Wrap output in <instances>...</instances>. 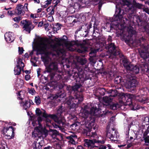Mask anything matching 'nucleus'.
Returning a JSON list of instances; mask_svg holds the SVG:
<instances>
[{
    "label": "nucleus",
    "mask_w": 149,
    "mask_h": 149,
    "mask_svg": "<svg viewBox=\"0 0 149 149\" xmlns=\"http://www.w3.org/2000/svg\"><path fill=\"white\" fill-rule=\"evenodd\" d=\"M76 45L75 41L67 43L63 39H58L54 45L50 44L47 43L45 39H39L35 42L34 46L37 55L44 54L41 57L46 67L44 73H50L52 70L58 72V63L52 60L50 55L55 56L56 57H59L63 60L65 55V48L67 50L74 51L75 49L74 46Z\"/></svg>",
    "instance_id": "nucleus-1"
},
{
    "label": "nucleus",
    "mask_w": 149,
    "mask_h": 149,
    "mask_svg": "<svg viewBox=\"0 0 149 149\" xmlns=\"http://www.w3.org/2000/svg\"><path fill=\"white\" fill-rule=\"evenodd\" d=\"M87 106H85L83 112L80 114L84 118L83 121L81 122V125H84L88 128L90 132H87L86 135L92 139V140L85 139L84 146L89 148H92L94 147V143H104V140L102 137H98L95 132H91V129H93L95 130L97 128V126L95 123V119L94 116H98L100 111L96 108L92 107L89 113L87 109Z\"/></svg>",
    "instance_id": "nucleus-2"
},
{
    "label": "nucleus",
    "mask_w": 149,
    "mask_h": 149,
    "mask_svg": "<svg viewBox=\"0 0 149 149\" xmlns=\"http://www.w3.org/2000/svg\"><path fill=\"white\" fill-rule=\"evenodd\" d=\"M114 1L116 7L115 13L111 21V22H107L106 26L111 29H113L122 31V33L120 34L122 35L123 30L126 26L123 16L125 13L124 10L132 14L136 12V8L127 0H114Z\"/></svg>",
    "instance_id": "nucleus-3"
},
{
    "label": "nucleus",
    "mask_w": 149,
    "mask_h": 149,
    "mask_svg": "<svg viewBox=\"0 0 149 149\" xmlns=\"http://www.w3.org/2000/svg\"><path fill=\"white\" fill-rule=\"evenodd\" d=\"M36 112L38 117L37 118L35 116H31V121L30 123H31L33 126H36L32 133V137L35 139V140L38 141V139L41 137L42 134L44 132L45 128L42 126L41 124V122L43 120V117L49 116L55 119V120L56 121L57 120V119L55 116L48 114L45 113L44 110L41 111L39 108L36 109Z\"/></svg>",
    "instance_id": "nucleus-4"
},
{
    "label": "nucleus",
    "mask_w": 149,
    "mask_h": 149,
    "mask_svg": "<svg viewBox=\"0 0 149 149\" xmlns=\"http://www.w3.org/2000/svg\"><path fill=\"white\" fill-rule=\"evenodd\" d=\"M147 90V88H144L141 90H140L141 93H142L143 92H144V93L141 95H135L128 93H122L120 96V101L122 102H129L128 104L130 105H133V101L134 100L139 101L142 104L147 103L148 102V99L144 97V96L146 94Z\"/></svg>",
    "instance_id": "nucleus-5"
},
{
    "label": "nucleus",
    "mask_w": 149,
    "mask_h": 149,
    "mask_svg": "<svg viewBox=\"0 0 149 149\" xmlns=\"http://www.w3.org/2000/svg\"><path fill=\"white\" fill-rule=\"evenodd\" d=\"M145 40V39L142 37L139 39L137 43H136L135 45H134V43L136 42V40H135V42H133L132 44L133 45L135 46L136 47L139 45L141 46L140 48L139 49V53L141 57L143 58L146 62L145 64L144 65V68H143V69L148 73L147 75L149 78V57H148V53L146 52V51L149 48V45L145 43L141 45L142 42L144 41Z\"/></svg>",
    "instance_id": "nucleus-6"
},
{
    "label": "nucleus",
    "mask_w": 149,
    "mask_h": 149,
    "mask_svg": "<svg viewBox=\"0 0 149 149\" xmlns=\"http://www.w3.org/2000/svg\"><path fill=\"white\" fill-rule=\"evenodd\" d=\"M96 46L97 47H100L101 48L104 49L105 48L108 50L109 55V57L110 58H114L117 54H120L119 49L115 46L113 43H109L107 44H106L105 39L104 36L101 37L100 38L99 42L96 44ZM122 56L120 55V56Z\"/></svg>",
    "instance_id": "nucleus-7"
},
{
    "label": "nucleus",
    "mask_w": 149,
    "mask_h": 149,
    "mask_svg": "<svg viewBox=\"0 0 149 149\" xmlns=\"http://www.w3.org/2000/svg\"><path fill=\"white\" fill-rule=\"evenodd\" d=\"M115 118V117L114 116L110 119V122L107 127V136L111 140L115 142L116 141H117V138L119 136L118 133L115 129L110 127L111 125L110 123H113Z\"/></svg>",
    "instance_id": "nucleus-8"
},
{
    "label": "nucleus",
    "mask_w": 149,
    "mask_h": 149,
    "mask_svg": "<svg viewBox=\"0 0 149 149\" xmlns=\"http://www.w3.org/2000/svg\"><path fill=\"white\" fill-rule=\"evenodd\" d=\"M126 82L125 84L126 88L132 91H134L138 84V81L133 76L129 74L126 76Z\"/></svg>",
    "instance_id": "nucleus-9"
},
{
    "label": "nucleus",
    "mask_w": 149,
    "mask_h": 149,
    "mask_svg": "<svg viewBox=\"0 0 149 149\" xmlns=\"http://www.w3.org/2000/svg\"><path fill=\"white\" fill-rule=\"evenodd\" d=\"M52 115H55L56 116V119H57V120H55V119L52 118L49 116H48L46 117H43V120L44 119V118H45V121L46 123V125L47 126H49L50 125L49 124L51 123V120L49 118H50L51 119L54 120V121L56 123V124L53 125V126L54 127L56 128H59L60 129L62 128L63 127H64V120H62L61 118H58L57 116L55 114H53Z\"/></svg>",
    "instance_id": "nucleus-10"
},
{
    "label": "nucleus",
    "mask_w": 149,
    "mask_h": 149,
    "mask_svg": "<svg viewBox=\"0 0 149 149\" xmlns=\"http://www.w3.org/2000/svg\"><path fill=\"white\" fill-rule=\"evenodd\" d=\"M81 85L80 84H76L72 87H70V90H72L75 93L74 95L75 100H77L76 102L82 101L83 100V97L82 94L83 90L81 88Z\"/></svg>",
    "instance_id": "nucleus-11"
},
{
    "label": "nucleus",
    "mask_w": 149,
    "mask_h": 149,
    "mask_svg": "<svg viewBox=\"0 0 149 149\" xmlns=\"http://www.w3.org/2000/svg\"><path fill=\"white\" fill-rule=\"evenodd\" d=\"M8 123L5 122V127L3 129V133L4 134L7 136L8 139L12 138L14 136V130L12 126L6 127V125L8 124Z\"/></svg>",
    "instance_id": "nucleus-12"
},
{
    "label": "nucleus",
    "mask_w": 149,
    "mask_h": 149,
    "mask_svg": "<svg viewBox=\"0 0 149 149\" xmlns=\"http://www.w3.org/2000/svg\"><path fill=\"white\" fill-rule=\"evenodd\" d=\"M21 25L23 26V28L24 29V30H25L29 33H30L31 31L34 27L33 25L31 24V21L27 20L22 21Z\"/></svg>",
    "instance_id": "nucleus-13"
},
{
    "label": "nucleus",
    "mask_w": 149,
    "mask_h": 149,
    "mask_svg": "<svg viewBox=\"0 0 149 149\" xmlns=\"http://www.w3.org/2000/svg\"><path fill=\"white\" fill-rule=\"evenodd\" d=\"M28 5L27 3H25L24 6L21 5H17L15 10V13L18 15H23L25 11H28Z\"/></svg>",
    "instance_id": "nucleus-14"
},
{
    "label": "nucleus",
    "mask_w": 149,
    "mask_h": 149,
    "mask_svg": "<svg viewBox=\"0 0 149 149\" xmlns=\"http://www.w3.org/2000/svg\"><path fill=\"white\" fill-rule=\"evenodd\" d=\"M75 101H77V100H76L74 97L71 96H70L66 101V103L68 106H70V108H76L78 107L77 104L79 103L81 101L76 102Z\"/></svg>",
    "instance_id": "nucleus-15"
},
{
    "label": "nucleus",
    "mask_w": 149,
    "mask_h": 149,
    "mask_svg": "<svg viewBox=\"0 0 149 149\" xmlns=\"http://www.w3.org/2000/svg\"><path fill=\"white\" fill-rule=\"evenodd\" d=\"M119 51H120V54L122 55V56H120V54H117L116 55L115 57L114 58H113L112 59H113V58H115V57L116 55H118L119 56V57L120 58H122L121 59V60L122 61L123 63V65L125 68L127 70V69H129V67L130 66V65H131V64L130 63L129 61L128 60V59L127 58V57H125L122 54L121 51L119 49Z\"/></svg>",
    "instance_id": "nucleus-16"
},
{
    "label": "nucleus",
    "mask_w": 149,
    "mask_h": 149,
    "mask_svg": "<svg viewBox=\"0 0 149 149\" xmlns=\"http://www.w3.org/2000/svg\"><path fill=\"white\" fill-rule=\"evenodd\" d=\"M129 68L127 70L128 72L130 74H132L133 75L139 73V68L137 65L134 66L132 64L130 65Z\"/></svg>",
    "instance_id": "nucleus-17"
},
{
    "label": "nucleus",
    "mask_w": 149,
    "mask_h": 149,
    "mask_svg": "<svg viewBox=\"0 0 149 149\" xmlns=\"http://www.w3.org/2000/svg\"><path fill=\"white\" fill-rule=\"evenodd\" d=\"M66 138L68 140V145H75L77 143V142L75 141V139H77V136L74 134L66 136Z\"/></svg>",
    "instance_id": "nucleus-18"
},
{
    "label": "nucleus",
    "mask_w": 149,
    "mask_h": 149,
    "mask_svg": "<svg viewBox=\"0 0 149 149\" xmlns=\"http://www.w3.org/2000/svg\"><path fill=\"white\" fill-rule=\"evenodd\" d=\"M4 37L6 41L8 43L13 42L15 38L13 33L10 32L6 33L4 35Z\"/></svg>",
    "instance_id": "nucleus-19"
},
{
    "label": "nucleus",
    "mask_w": 149,
    "mask_h": 149,
    "mask_svg": "<svg viewBox=\"0 0 149 149\" xmlns=\"http://www.w3.org/2000/svg\"><path fill=\"white\" fill-rule=\"evenodd\" d=\"M44 141L41 140L40 141L37 142L35 141L32 145L33 149H42V147L43 145Z\"/></svg>",
    "instance_id": "nucleus-20"
},
{
    "label": "nucleus",
    "mask_w": 149,
    "mask_h": 149,
    "mask_svg": "<svg viewBox=\"0 0 149 149\" xmlns=\"http://www.w3.org/2000/svg\"><path fill=\"white\" fill-rule=\"evenodd\" d=\"M89 43L88 40H84L82 45V47L81 49H79L78 52L80 53L85 52L87 51V47L86 45H87Z\"/></svg>",
    "instance_id": "nucleus-21"
},
{
    "label": "nucleus",
    "mask_w": 149,
    "mask_h": 149,
    "mask_svg": "<svg viewBox=\"0 0 149 149\" xmlns=\"http://www.w3.org/2000/svg\"><path fill=\"white\" fill-rule=\"evenodd\" d=\"M140 117L141 118V125L143 127H145L146 125V126L149 124V118L148 117L145 115H140Z\"/></svg>",
    "instance_id": "nucleus-22"
},
{
    "label": "nucleus",
    "mask_w": 149,
    "mask_h": 149,
    "mask_svg": "<svg viewBox=\"0 0 149 149\" xmlns=\"http://www.w3.org/2000/svg\"><path fill=\"white\" fill-rule=\"evenodd\" d=\"M16 62V66L17 67L22 68V70L24 72L23 68L24 67V65L22 61V59L18 58L17 59Z\"/></svg>",
    "instance_id": "nucleus-23"
},
{
    "label": "nucleus",
    "mask_w": 149,
    "mask_h": 149,
    "mask_svg": "<svg viewBox=\"0 0 149 149\" xmlns=\"http://www.w3.org/2000/svg\"><path fill=\"white\" fill-rule=\"evenodd\" d=\"M20 105L24 109L27 110L30 107V103L28 102V100L25 101H21L20 102Z\"/></svg>",
    "instance_id": "nucleus-24"
},
{
    "label": "nucleus",
    "mask_w": 149,
    "mask_h": 149,
    "mask_svg": "<svg viewBox=\"0 0 149 149\" xmlns=\"http://www.w3.org/2000/svg\"><path fill=\"white\" fill-rule=\"evenodd\" d=\"M51 75H52L53 77L52 80V82H56L59 80L61 77V75L59 74L57 72L56 73H51Z\"/></svg>",
    "instance_id": "nucleus-25"
},
{
    "label": "nucleus",
    "mask_w": 149,
    "mask_h": 149,
    "mask_svg": "<svg viewBox=\"0 0 149 149\" xmlns=\"http://www.w3.org/2000/svg\"><path fill=\"white\" fill-rule=\"evenodd\" d=\"M83 4V3L80 2L79 3L77 1H75V2L74 4H72V6H71L73 7V8L77 10H78L80 9L82 7V5Z\"/></svg>",
    "instance_id": "nucleus-26"
},
{
    "label": "nucleus",
    "mask_w": 149,
    "mask_h": 149,
    "mask_svg": "<svg viewBox=\"0 0 149 149\" xmlns=\"http://www.w3.org/2000/svg\"><path fill=\"white\" fill-rule=\"evenodd\" d=\"M63 109L62 108V107H60L58 109L57 111V115H56L58 118H61L62 120H63L64 121V126L65 125V120L63 118L61 117V114L63 113Z\"/></svg>",
    "instance_id": "nucleus-27"
},
{
    "label": "nucleus",
    "mask_w": 149,
    "mask_h": 149,
    "mask_svg": "<svg viewBox=\"0 0 149 149\" xmlns=\"http://www.w3.org/2000/svg\"><path fill=\"white\" fill-rule=\"evenodd\" d=\"M95 47H96V48L94 49H93L91 50V51L89 53V54L90 55L92 54H93V55L92 56H95V54L98 51H102L103 49L102 48H101L100 47H97L96 46V44L95 45Z\"/></svg>",
    "instance_id": "nucleus-28"
},
{
    "label": "nucleus",
    "mask_w": 149,
    "mask_h": 149,
    "mask_svg": "<svg viewBox=\"0 0 149 149\" xmlns=\"http://www.w3.org/2000/svg\"><path fill=\"white\" fill-rule=\"evenodd\" d=\"M66 95V93L64 91L61 90L60 92H58L56 95L55 97L56 98H60L64 97Z\"/></svg>",
    "instance_id": "nucleus-29"
},
{
    "label": "nucleus",
    "mask_w": 149,
    "mask_h": 149,
    "mask_svg": "<svg viewBox=\"0 0 149 149\" xmlns=\"http://www.w3.org/2000/svg\"><path fill=\"white\" fill-rule=\"evenodd\" d=\"M132 27H130V29L128 31V35H127L128 38V41L130 42H131V40H132V37L133 35V32L132 29Z\"/></svg>",
    "instance_id": "nucleus-30"
},
{
    "label": "nucleus",
    "mask_w": 149,
    "mask_h": 149,
    "mask_svg": "<svg viewBox=\"0 0 149 149\" xmlns=\"http://www.w3.org/2000/svg\"><path fill=\"white\" fill-rule=\"evenodd\" d=\"M112 99L110 97L107 96L104 97L103 99L104 102L108 105L112 101Z\"/></svg>",
    "instance_id": "nucleus-31"
},
{
    "label": "nucleus",
    "mask_w": 149,
    "mask_h": 149,
    "mask_svg": "<svg viewBox=\"0 0 149 149\" xmlns=\"http://www.w3.org/2000/svg\"><path fill=\"white\" fill-rule=\"evenodd\" d=\"M50 134L55 141H56V140H58V139L56 138L57 135H58V132L56 131L55 130L52 131Z\"/></svg>",
    "instance_id": "nucleus-32"
},
{
    "label": "nucleus",
    "mask_w": 149,
    "mask_h": 149,
    "mask_svg": "<svg viewBox=\"0 0 149 149\" xmlns=\"http://www.w3.org/2000/svg\"><path fill=\"white\" fill-rule=\"evenodd\" d=\"M22 70V68L17 66L15 67L14 69V73L15 75H19L20 74Z\"/></svg>",
    "instance_id": "nucleus-33"
},
{
    "label": "nucleus",
    "mask_w": 149,
    "mask_h": 149,
    "mask_svg": "<svg viewBox=\"0 0 149 149\" xmlns=\"http://www.w3.org/2000/svg\"><path fill=\"white\" fill-rule=\"evenodd\" d=\"M120 107V105L117 103H113L110 106V109L114 110L117 109Z\"/></svg>",
    "instance_id": "nucleus-34"
},
{
    "label": "nucleus",
    "mask_w": 149,
    "mask_h": 149,
    "mask_svg": "<svg viewBox=\"0 0 149 149\" xmlns=\"http://www.w3.org/2000/svg\"><path fill=\"white\" fill-rule=\"evenodd\" d=\"M87 60L85 58H79L78 59V61L81 65H84L86 63Z\"/></svg>",
    "instance_id": "nucleus-35"
},
{
    "label": "nucleus",
    "mask_w": 149,
    "mask_h": 149,
    "mask_svg": "<svg viewBox=\"0 0 149 149\" xmlns=\"http://www.w3.org/2000/svg\"><path fill=\"white\" fill-rule=\"evenodd\" d=\"M117 91L116 90H109L107 91V92L109 93H111V94L110 95L113 97H115L117 95V93H116Z\"/></svg>",
    "instance_id": "nucleus-36"
},
{
    "label": "nucleus",
    "mask_w": 149,
    "mask_h": 149,
    "mask_svg": "<svg viewBox=\"0 0 149 149\" xmlns=\"http://www.w3.org/2000/svg\"><path fill=\"white\" fill-rule=\"evenodd\" d=\"M93 1L97 2L99 4V9L100 10L102 6V4L104 3V0H92Z\"/></svg>",
    "instance_id": "nucleus-37"
},
{
    "label": "nucleus",
    "mask_w": 149,
    "mask_h": 149,
    "mask_svg": "<svg viewBox=\"0 0 149 149\" xmlns=\"http://www.w3.org/2000/svg\"><path fill=\"white\" fill-rule=\"evenodd\" d=\"M52 0H47L45 1L44 3V4H42V7L43 8H47L48 5L51 3Z\"/></svg>",
    "instance_id": "nucleus-38"
},
{
    "label": "nucleus",
    "mask_w": 149,
    "mask_h": 149,
    "mask_svg": "<svg viewBox=\"0 0 149 149\" xmlns=\"http://www.w3.org/2000/svg\"><path fill=\"white\" fill-rule=\"evenodd\" d=\"M87 28V26L86 25H84L82 26H79L78 29H77V31H79L81 30L83 31H84L85 32H86L87 31V30L86 29V28Z\"/></svg>",
    "instance_id": "nucleus-39"
},
{
    "label": "nucleus",
    "mask_w": 149,
    "mask_h": 149,
    "mask_svg": "<svg viewBox=\"0 0 149 149\" xmlns=\"http://www.w3.org/2000/svg\"><path fill=\"white\" fill-rule=\"evenodd\" d=\"M49 74L47 77H45V76H43L42 75L41 76L42 77H43L45 80L46 81H48L49 79H50L51 81L52 79V78L53 77V76L51 75V73H48Z\"/></svg>",
    "instance_id": "nucleus-40"
},
{
    "label": "nucleus",
    "mask_w": 149,
    "mask_h": 149,
    "mask_svg": "<svg viewBox=\"0 0 149 149\" xmlns=\"http://www.w3.org/2000/svg\"><path fill=\"white\" fill-rule=\"evenodd\" d=\"M6 146V145L5 140H2L1 141L0 145V149H5Z\"/></svg>",
    "instance_id": "nucleus-41"
},
{
    "label": "nucleus",
    "mask_w": 149,
    "mask_h": 149,
    "mask_svg": "<svg viewBox=\"0 0 149 149\" xmlns=\"http://www.w3.org/2000/svg\"><path fill=\"white\" fill-rule=\"evenodd\" d=\"M35 102L37 105H39L41 103V99L39 96H37L35 97Z\"/></svg>",
    "instance_id": "nucleus-42"
},
{
    "label": "nucleus",
    "mask_w": 149,
    "mask_h": 149,
    "mask_svg": "<svg viewBox=\"0 0 149 149\" xmlns=\"http://www.w3.org/2000/svg\"><path fill=\"white\" fill-rule=\"evenodd\" d=\"M55 8L49 7L47 9V12H50L48 13L49 15H52L54 14V9Z\"/></svg>",
    "instance_id": "nucleus-43"
},
{
    "label": "nucleus",
    "mask_w": 149,
    "mask_h": 149,
    "mask_svg": "<svg viewBox=\"0 0 149 149\" xmlns=\"http://www.w3.org/2000/svg\"><path fill=\"white\" fill-rule=\"evenodd\" d=\"M122 81V78L120 76H118L115 78V83L117 84H119Z\"/></svg>",
    "instance_id": "nucleus-44"
},
{
    "label": "nucleus",
    "mask_w": 149,
    "mask_h": 149,
    "mask_svg": "<svg viewBox=\"0 0 149 149\" xmlns=\"http://www.w3.org/2000/svg\"><path fill=\"white\" fill-rule=\"evenodd\" d=\"M98 92L101 95H103L105 94L106 92L105 89L103 88H101L98 90Z\"/></svg>",
    "instance_id": "nucleus-45"
},
{
    "label": "nucleus",
    "mask_w": 149,
    "mask_h": 149,
    "mask_svg": "<svg viewBox=\"0 0 149 149\" xmlns=\"http://www.w3.org/2000/svg\"><path fill=\"white\" fill-rule=\"evenodd\" d=\"M18 95L19 96L18 98L20 99V100H22L24 97V94L23 91H20L18 92Z\"/></svg>",
    "instance_id": "nucleus-46"
},
{
    "label": "nucleus",
    "mask_w": 149,
    "mask_h": 149,
    "mask_svg": "<svg viewBox=\"0 0 149 149\" xmlns=\"http://www.w3.org/2000/svg\"><path fill=\"white\" fill-rule=\"evenodd\" d=\"M61 24L58 23H57L54 26V30L58 31L61 29Z\"/></svg>",
    "instance_id": "nucleus-47"
},
{
    "label": "nucleus",
    "mask_w": 149,
    "mask_h": 149,
    "mask_svg": "<svg viewBox=\"0 0 149 149\" xmlns=\"http://www.w3.org/2000/svg\"><path fill=\"white\" fill-rule=\"evenodd\" d=\"M134 5L136 8H137L139 9L142 8L143 9V8L144 7L142 4L139 3H134Z\"/></svg>",
    "instance_id": "nucleus-48"
},
{
    "label": "nucleus",
    "mask_w": 149,
    "mask_h": 149,
    "mask_svg": "<svg viewBox=\"0 0 149 149\" xmlns=\"http://www.w3.org/2000/svg\"><path fill=\"white\" fill-rule=\"evenodd\" d=\"M28 91L29 93L32 95H34L36 93L35 90L34 88H29L28 89Z\"/></svg>",
    "instance_id": "nucleus-49"
},
{
    "label": "nucleus",
    "mask_w": 149,
    "mask_h": 149,
    "mask_svg": "<svg viewBox=\"0 0 149 149\" xmlns=\"http://www.w3.org/2000/svg\"><path fill=\"white\" fill-rule=\"evenodd\" d=\"M54 148L55 149H61V145L57 143H56L54 144Z\"/></svg>",
    "instance_id": "nucleus-50"
},
{
    "label": "nucleus",
    "mask_w": 149,
    "mask_h": 149,
    "mask_svg": "<svg viewBox=\"0 0 149 149\" xmlns=\"http://www.w3.org/2000/svg\"><path fill=\"white\" fill-rule=\"evenodd\" d=\"M61 0H54L53 1V3L54 4L53 7L55 8L56 6L60 3Z\"/></svg>",
    "instance_id": "nucleus-51"
},
{
    "label": "nucleus",
    "mask_w": 149,
    "mask_h": 149,
    "mask_svg": "<svg viewBox=\"0 0 149 149\" xmlns=\"http://www.w3.org/2000/svg\"><path fill=\"white\" fill-rule=\"evenodd\" d=\"M15 13V12L14 11H11V10H8L7 12V14L8 15H10L11 16H12Z\"/></svg>",
    "instance_id": "nucleus-52"
},
{
    "label": "nucleus",
    "mask_w": 149,
    "mask_h": 149,
    "mask_svg": "<svg viewBox=\"0 0 149 149\" xmlns=\"http://www.w3.org/2000/svg\"><path fill=\"white\" fill-rule=\"evenodd\" d=\"M22 18H21V17L20 16H18L17 17H16L13 18V19L14 20V21L16 22H18Z\"/></svg>",
    "instance_id": "nucleus-53"
},
{
    "label": "nucleus",
    "mask_w": 149,
    "mask_h": 149,
    "mask_svg": "<svg viewBox=\"0 0 149 149\" xmlns=\"http://www.w3.org/2000/svg\"><path fill=\"white\" fill-rule=\"evenodd\" d=\"M47 20L51 22L54 21V19L52 16H49L47 17Z\"/></svg>",
    "instance_id": "nucleus-54"
},
{
    "label": "nucleus",
    "mask_w": 149,
    "mask_h": 149,
    "mask_svg": "<svg viewBox=\"0 0 149 149\" xmlns=\"http://www.w3.org/2000/svg\"><path fill=\"white\" fill-rule=\"evenodd\" d=\"M149 132V126L147 127V129L143 133V135L146 136Z\"/></svg>",
    "instance_id": "nucleus-55"
},
{
    "label": "nucleus",
    "mask_w": 149,
    "mask_h": 149,
    "mask_svg": "<svg viewBox=\"0 0 149 149\" xmlns=\"http://www.w3.org/2000/svg\"><path fill=\"white\" fill-rule=\"evenodd\" d=\"M19 49V54H22L23 53L24 51L22 47L20 48V47H18Z\"/></svg>",
    "instance_id": "nucleus-56"
},
{
    "label": "nucleus",
    "mask_w": 149,
    "mask_h": 149,
    "mask_svg": "<svg viewBox=\"0 0 149 149\" xmlns=\"http://www.w3.org/2000/svg\"><path fill=\"white\" fill-rule=\"evenodd\" d=\"M143 11L145 12L146 13L149 14V9L148 8L144 7L143 8Z\"/></svg>",
    "instance_id": "nucleus-57"
},
{
    "label": "nucleus",
    "mask_w": 149,
    "mask_h": 149,
    "mask_svg": "<svg viewBox=\"0 0 149 149\" xmlns=\"http://www.w3.org/2000/svg\"><path fill=\"white\" fill-rule=\"evenodd\" d=\"M107 40L108 42H109L108 44L109 43L110 44L111 43V42L112 41V38L111 36H109L107 39Z\"/></svg>",
    "instance_id": "nucleus-58"
},
{
    "label": "nucleus",
    "mask_w": 149,
    "mask_h": 149,
    "mask_svg": "<svg viewBox=\"0 0 149 149\" xmlns=\"http://www.w3.org/2000/svg\"><path fill=\"white\" fill-rule=\"evenodd\" d=\"M30 78L31 77L30 75H26L25 76V79L26 80L28 81L30 79Z\"/></svg>",
    "instance_id": "nucleus-59"
},
{
    "label": "nucleus",
    "mask_w": 149,
    "mask_h": 149,
    "mask_svg": "<svg viewBox=\"0 0 149 149\" xmlns=\"http://www.w3.org/2000/svg\"><path fill=\"white\" fill-rule=\"evenodd\" d=\"M106 147L104 145H101L99 146V149H106Z\"/></svg>",
    "instance_id": "nucleus-60"
},
{
    "label": "nucleus",
    "mask_w": 149,
    "mask_h": 149,
    "mask_svg": "<svg viewBox=\"0 0 149 149\" xmlns=\"http://www.w3.org/2000/svg\"><path fill=\"white\" fill-rule=\"evenodd\" d=\"M13 26L14 28H18L19 27V26L17 23L14 24H13Z\"/></svg>",
    "instance_id": "nucleus-61"
},
{
    "label": "nucleus",
    "mask_w": 149,
    "mask_h": 149,
    "mask_svg": "<svg viewBox=\"0 0 149 149\" xmlns=\"http://www.w3.org/2000/svg\"><path fill=\"white\" fill-rule=\"evenodd\" d=\"M43 24V22H39L38 24V26L41 27L42 26Z\"/></svg>",
    "instance_id": "nucleus-62"
},
{
    "label": "nucleus",
    "mask_w": 149,
    "mask_h": 149,
    "mask_svg": "<svg viewBox=\"0 0 149 149\" xmlns=\"http://www.w3.org/2000/svg\"><path fill=\"white\" fill-rule=\"evenodd\" d=\"M145 141L146 142L149 143V136L146 138L145 139Z\"/></svg>",
    "instance_id": "nucleus-63"
},
{
    "label": "nucleus",
    "mask_w": 149,
    "mask_h": 149,
    "mask_svg": "<svg viewBox=\"0 0 149 149\" xmlns=\"http://www.w3.org/2000/svg\"><path fill=\"white\" fill-rule=\"evenodd\" d=\"M77 148L78 149H84V148L81 145L77 146Z\"/></svg>",
    "instance_id": "nucleus-64"
}]
</instances>
